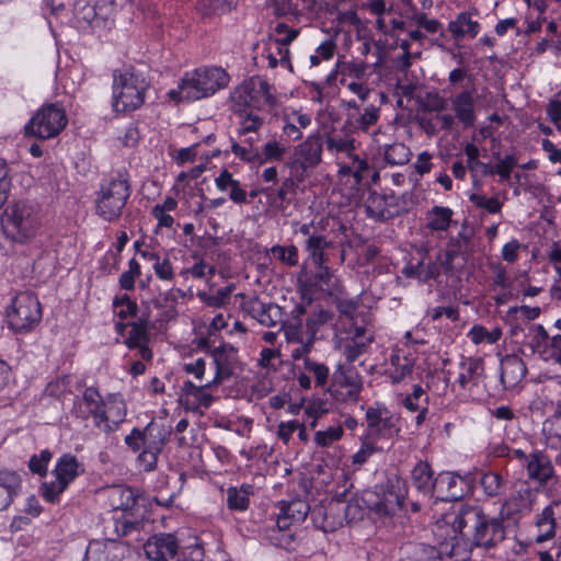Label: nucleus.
Listing matches in <instances>:
<instances>
[{"label":"nucleus","mask_w":561,"mask_h":561,"mask_svg":"<svg viewBox=\"0 0 561 561\" xmlns=\"http://www.w3.org/2000/svg\"><path fill=\"white\" fill-rule=\"evenodd\" d=\"M451 527L460 535L458 540L468 545L469 553L472 547L495 548L506 538L503 518L489 516L478 505H460L453 514Z\"/></svg>","instance_id":"obj_1"},{"label":"nucleus","mask_w":561,"mask_h":561,"mask_svg":"<svg viewBox=\"0 0 561 561\" xmlns=\"http://www.w3.org/2000/svg\"><path fill=\"white\" fill-rule=\"evenodd\" d=\"M272 90L273 87L265 79L251 77L230 93V110L240 117L238 129L240 136L255 133L263 126V117L253 114L252 110L261 111L265 106H274L276 99Z\"/></svg>","instance_id":"obj_2"},{"label":"nucleus","mask_w":561,"mask_h":561,"mask_svg":"<svg viewBox=\"0 0 561 561\" xmlns=\"http://www.w3.org/2000/svg\"><path fill=\"white\" fill-rule=\"evenodd\" d=\"M229 81L230 77L224 68L201 67L185 72L178 84V89L170 90L168 95L175 101H197L225 89Z\"/></svg>","instance_id":"obj_3"},{"label":"nucleus","mask_w":561,"mask_h":561,"mask_svg":"<svg viewBox=\"0 0 561 561\" xmlns=\"http://www.w3.org/2000/svg\"><path fill=\"white\" fill-rule=\"evenodd\" d=\"M468 559V545L460 542L456 535L440 541L438 546L407 542L400 548V561H466Z\"/></svg>","instance_id":"obj_4"},{"label":"nucleus","mask_w":561,"mask_h":561,"mask_svg":"<svg viewBox=\"0 0 561 561\" xmlns=\"http://www.w3.org/2000/svg\"><path fill=\"white\" fill-rule=\"evenodd\" d=\"M149 88L146 77L128 68L113 75V108L117 113L130 112L139 108L145 102Z\"/></svg>","instance_id":"obj_5"},{"label":"nucleus","mask_w":561,"mask_h":561,"mask_svg":"<svg viewBox=\"0 0 561 561\" xmlns=\"http://www.w3.org/2000/svg\"><path fill=\"white\" fill-rule=\"evenodd\" d=\"M42 320V307L37 297L31 291L19 293L8 312L10 328L19 334L31 332Z\"/></svg>","instance_id":"obj_6"},{"label":"nucleus","mask_w":561,"mask_h":561,"mask_svg":"<svg viewBox=\"0 0 561 561\" xmlns=\"http://www.w3.org/2000/svg\"><path fill=\"white\" fill-rule=\"evenodd\" d=\"M130 195L128 180L118 174L101 188V196L96 201V211L105 220H114L122 215V210Z\"/></svg>","instance_id":"obj_7"},{"label":"nucleus","mask_w":561,"mask_h":561,"mask_svg":"<svg viewBox=\"0 0 561 561\" xmlns=\"http://www.w3.org/2000/svg\"><path fill=\"white\" fill-rule=\"evenodd\" d=\"M67 125L65 110L57 104L42 106L25 125V134L39 139L57 136Z\"/></svg>","instance_id":"obj_8"},{"label":"nucleus","mask_w":561,"mask_h":561,"mask_svg":"<svg viewBox=\"0 0 561 561\" xmlns=\"http://www.w3.org/2000/svg\"><path fill=\"white\" fill-rule=\"evenodd\" d=\"M112 506L114 510H121L125 513L122 519L115 522V531L118 536H134L137 541H142L140 537L141 530L146 523L142 519H131L130 511L136 505V495L133 489L118 486L115 488L111 495Z\"/></svg>","instance_id":"obj_9"},{"label":"nucleus","mask_w":561,"mask_h":561,"mask_svg":"<svg viewBox=\"0 0 561 561\" xmlns=\"http://www.w3.org/2000/svg\"><path fill=\"white\" fill-rule=\"evenodd\" d=\"M399 479L391 482L382 493L366 490L362 493V502L367 510L379 515H393L403 507L405 500V488Z\"/></svg>","instance_id":"obj_10"},{"label":"nucleus","mask_w":561,"mask_h":561,"mask_svg":"<svg viewBox=\"0 0 561 561\" xmlns=\"http://www.w3.org/2000/svg\"><path fill=\"white\" fill-rule=\"evenodd\" d=\"M78 468L79 462L75 456L66 454L59 458L54 470L55 480L43 484V495L46 501L49 503L58 501L59 495L79 474Z\"/></svg>","instance_id":"obj_11"},{"label":"nucleus","mask_w":561,"mask_h":561,"mask_svg":"<svg viewBox=\"0 0 561 561\" xmlns=\"http://www.w3.org/2000/svg\"><path fill=\"white\" fill-rule=\"evenodd\" d=\"M113 10V0H76L73 3V16L79 27L102 26Z\"/></svg>","instance_id":"obj_12"},{"label":"nucleus","mask_w":561,"mask_h":561,"mask_svg":"<svg viewBox=\"0 0 561 561\" xmlns=\"http://www.w3.org/2000/svg\"><path fill=\"white\" fill-rule=\"evenodd\" d=\"M343 513V501L331 500L328 503H320L310 511V518L313 526L323 533H333L345 524Z\"/></svg>","instance_id":"obj_13"},{"label":"nucleus","mask_w":561,"mask_h":561,"mask_svg":"<svg viewBox=\"0 0 561 561\" xmlns=\"http://www.w3.org/2000/svg\"><path fill=\"white\" fill-rule=\"evenodd\" d=\"M473 481L471 474L461 477L454 472H440L436 476L434 496L440 501H457L468 493Z\"/></svg>","instance_id":"obj_14"},{"label":"nucleus","mask_w":561,"mask_h":561,"mask_svg":"<svg viewBox=\"0 0 561 561\" xmlns=\"http://www.w3.org/2000/svg\"><path fill=\"white\" fill-rule=\"evenodd\" d=\"M146 556L152 561H180L179 543L172 534H158L144 545Z\"/></svg>","instance_id":"obj_15"},{"label":"nucleus","mask_w":561,"mask_h":561,"mask_svg":"<svg viewBox=\"0 0 561 561\" xmlns=\"http://www.w3.org/2000/svg\"><path fill=\"white\" fill-rule=\"evenodd\" d=\"M310 254L306 261L307 265H313L319 267V272L316 273V280L320 288L327 291L329 295L335 294L339 289L337 282L331 272V268L327 265L330 262L329 253L325 251L329 248H308Z\"/></svg>","instance_id":"obj_16"},{"label":"nucleus","mask_w":561,"mask_h":561,"mask_svg":"<svg viewBox=\"0 0 561 561\" xmlns=\"http://www.w3.org/2000/svg\"><path fill=\"white\" fill-rule=\"evenodd\" d=\"M125 417L126 404L124 399L119 394H111L107 398V403L104 404L95 427L110 434L118 430Z\"/></svg>","instance_id":"obj_17"},{"label":"nucleus","mask_w":561,"mask_h":561,"mask_svg":"<svg viewBox=\"0 0 561 561\" xmlns=\"http://www.w3.org/2000/svg\"><path fill=\"white\" fill-rule=\"evenodd\" d=\"M366 421L371 435L391 437L393 433L399 432L398 417L385 407H369L366 410Z\"/></svg>","instance_id":"obj_18"},{"label":"nucleus","mask_w":561,"mask_h":561,"mask_svg":"<svg viewBox=\"0 0 561 561\" xmlns=\"http://www.w3.org/2000/svg\"><path fill=\"white\" fill-rule=\"evenodd\" d=\"M237 353V348L230 344H221L211 348L209 355L216 367V374L211 383H221L233 375V369L238 364Z\"/></svg>","instance_id":"obj_19"},{"label":"nucleus","mask_w":561,"mask_h":561,"mask_svg":"<svg viewBox=\"0 0 561 561\" xmlns=\"http://www.w3.org/2000/svg\"><path fill=\"white\" fill-rule=\"evenodd\" d=\"M323 139L320 134H313L296 146L294 164L304 171L317 167L321 162Z\"/></svg>","instance_id":"obj_20"},{"label":"nucleus","mask_w":561,"mask_h":561,"mask_svg":"<svg viewBox=\"0 0 561 561\" xmlns=\"http://www.w3.org/2000/svg\"><path fill=\"white\" fill-rule=\"evenodd\" d=\"M396 199L393 194L387 195L376 191L369 192L365 201L368 217L381 221L398 215L400 209Z\"/></svg>","instance_id":"obj_21"},{"label":"nucleus","mask_w":561,"mask_h":561,"mask_svg":"<svg viewBox=\"0 0 561 561\" xmlns=\"http://www.w3.org/2000/svg\"><path fill=\"white\" fill-rule=\"evenodd\" d=\"M474 90H463L450 99L455 117L465 128L472 127L476 124V101Z\"/></svg>","instance_id":"obj_22"},{"label":"nucleus","mask_w":561,"mask_h":561,"mask_svg":"<svg viewBox=\"0 0 561 561\" xmlns=\"http://www.w3.org/2000/svg\"><path fill=\"white\" fill-rule=\"evenodd\" d=\"M124 547L115 540L93 541L87 548L83 561H122Z\"/></svg>","instance_id":"obj_23"},{"label":"nucleus","mask_w":561,"mask_h":561,"mask_svg":"<svg viewBox=\"0 0 561 561\" xmlns=\"http://www.w3.org/2000/svg\"><path fill=\"white\" fill-rule=\"evenodd\" d=\"M527 367L517 355H506L501 360V382L505 389L517 386L526 376Z\"/></svg>","instance_id":"obj_24"},{"label":"nucleus","mask_w":561,"mask_h":561,"mask_svg":"<svg viewBox=\"0 0 561 561\" xmlns=\"http://www.w3.org/2000/svg\"><path fill=\"white\" fill-rule=\"evenodd\" d=\"M526 469L529 479L537 481L540 484H546L554 477V468L550 458L539 450L529 455Z\"/></svg>","instance_id":"obj_25"},{"label":"nucleus","mask_w":561,"mask_h":561,"mask_svg":"<svg viewBox=\"0 0 561 561\" xmlns=\"http://www.w3.org/2000/svg\"><path fill=\"white\" fill-rule=\"evenodd\" d=\"M428 462L420 460L411 471V481L415 490L424 496L433 497L436 477Z\"/></svg>","instance_id":"obj_26"},{"label":"nucleus","mask_w":561,"mask_h":561,"mask_svg":"<svg viewBox=\"0 0 561 561\" xmlns=\"http://www.w3.org/2000/svg\"><path fill=\"white\" fill-rule=\"evenodd\" d=\"M250 312L262 325L275 327L284 322L283 309L275 304H264L255 299L251 304Z\"/></svg>","instance_id":"obj_27"},{"label":"nucleus","mask_w":561,"mask_h":561,"mask_svg":"<svg viewBox=\"0 0 561 561\" xmlns=\"http://www.w3.org/2000/svg\"><path fill=\"white\" fill-rule=\"evenodd\" d=\"M21 477L9 470L0 471V512L7 510L20 492Z\"/></svg>","instance_id":"obj_28"},{"label":"nucleus","mask_w":561,"mask_h":561,"mask_svg":"<svg viewBox=\"0 0 561 561\" xmlns=\"http://www.w3.org/2000/svg\"><path fill=\"white\" fill-rule=\"evenodd\" d=\"M1 225L7 233L12 234V240L15 242H23L26 239V225L22 211L14 207L11 213L5 210L1 218Z\"/></svg>","instance_id":"obj_29"},{"label":"nucleus","mask_w":561,"mask_h":561,"mask_svg":"<svg viewBox=\"0 0 561 561\" xmlns=\"http://www.w3.org/2000/svg\"><path fill=\"white\" fill-rule=\"evenodd\" d=\"M448 31L455 39H461L466 35L473 38L480 32V24L471 20L470 13L460 12L455 20L448 23Z\"/></svg>","instance_id":"obj_30"},{"label":"nucleus","mask_w":561,"mask_h":561,"mask_svg":"<svg viewBox=\"0 0 561 561\" xmlns=\"http://www.w3.org/2000/svg\"><path fill=\"white\" fill-rule=\"evenodd\" d=\"M473 482H478L488 497L501 496L506 488V480L503 476L495 471H483L479 473V478H473Z\"/></svg>","instance_id":"obj_31"},{"label":"nucleus","mask_w":561,"mask_h":561,"mask_svg":"<svg viewBox=\"0 0 561 561\" xmlns=\"http://www.w3.org/2000/svg\"><path fill=\"white\" fill-rule=\"evenodd\" d=\"M461 373L458 376L459 386L465 389L468 383L477 385L479 377L483 374V362L481 358H467L460 363Z\"/></svg>","instance_id":"obj_32"},{"label":"nucleus","mask_w":561,"mask_h":561,"mask_svg":"<svg viewBox=\"0 0 561 561\" xmlns=\"http://www.w3.org/2000/svg\"><path fill=\"white\" fill-rule=\"evenodd\" d=\"M334 379L340 386L348 388V398L354 401L358 400V396L363 388V382L356 371H352L351 369L346 370L340 365L334 373Z\"/></svg>","instance_id":"obj_33"},{"label":"nucleus","mask_w":561,"mask_h":561,"mask_svg":"<svg viewBox=\"0 0 561 561\" xmlns=\"http://www.w3.org/2000/svg\"><path fill=\"white\" fill-rule=\"evenodd\" d=\"M146 446L154 450H162L165 445L171 430L163 424L150 422L144 430Z\"/></svg>","instance_id":"obj_34"},{"label":"nucleus","mask_w":561,"mask_h":561,"mask_svg":"<svg viewBox=\"0 0 561 561\" xmlns=\"http://www.w3.org/2000/svg\"><path fill=\"white\" fill-rule=\"evenodd\" d=\"M219 383H211V380L202 386H196L192 381L187 380L182 386V396L193 397L197 403L204 408H209L213 403V396L206 393V389H210L214 386H218Z\"/></svg>","instance_id":"obj_35"},{"label":"nucleus","mask_w":561,"mask_h":561,"mask_svg":"<svg viewBox=\"0 0 561 561\" xmlns=\"http://www.w3.org/2000/svg\"><path fill=\"white\" fill-rule=\"evenodd\" d=\"M252 485L243 484L240 489L231 486L227 490V505L230 510L245 511L250 504Z\"/></svg>","instance_id":"obj_36"},{"label":"nucleus","mask_w":561,"mask_h":561,"mask_svg":"<svg viewBox=\"0 0 561 561\" xmlns=\"http://www.w3.org/2000/svg\"><path fill=\"white\" fill-rule=\"evenodd\" d=\"M453 210L444 206H434L427 213V227L432 230H447L451 224Z\"/></svg>","instance_id":"obj_37"},{"label":"nucleus","mask_w":561,"mask_h":561,"mask_svg":"<svg viewBox=\"0 0 561 561\" xmlns=\"http://www.w3.org/2000/svg\"><path fill=\"white\" fill-rule=\"evenodd\" d=\"M411 151L402 142L387 145L383 150L385 161L390 165H403L410 161Z\"/></svg>","instance_id":"obj_38"},{"label":"nucleus","mask_w":561,"mask_h":561,"mask_svg":"<svg viewBox=\"0 0 561 561\" xmlns=\"http://www.w3.org/2000/svg\"><path fill=\"white\" fill-rule=\"evenodd\" d=\"M325 144L328 151L331 153L344 152L351 154L356 148L355 138L342 137L335 131L327 135Z\"/></svg>","instance_id":"obj_39"},{"label":"nucleus","mask_w":561,"mask_h":561,"mask_svg":"<svg viewBox=\"0 0 561 561\" xmlns=\"http://www.w3.org/2000/svg\"><path fill=\"white\" fill-rule=\"evenodd\" d=\"M81 401L84 404V407H87V410L92 414L94 419V425L96 426L99 416L101 415L105 404L102 399V396L100 394L98 389L93 387H88L83 391Z\"/></svg>","instance_id":"obj_40"},{"label":"nucleus","mask_w":561,"mask_h":561,"mask_svg":"<svg viewBox=\"0 0 561 561\" xmlns=\"http://www.w3.org/2000/svg\"><path fill=\"white\" fill-rule=\"evenodd\" d=\"M437 260L446 272H451L455 268H459L463 266L466 262L465 254L455 248L440 251L437 255Z\"/></svg>","instance_id":"obj_41"},{"label":"nucleus","mask_w":561,"mask_h":561,"mask_svg":"<svg viewBox=\"0 0 561 561\" xmlns=\"http://www.w3.org/2000/svg\"><path fill=\"white\" fill-rule=\"evenodd\" d=\"M380 116V108L370 104L366 106L363 113L353 114V119L359 131H367L374 126Z\"/></svg>","instance_id":"obj_42"},{"label":"nucleus","mask_w":561,"mask_h":561,"mask_svg":"<svg viewBox=\"0 0 561 561\" xmlns=\"http://www.w3.org/2000/svg\"><path fill=\"white\" fill-rule=\"evenodd\" d=\"M128 325L131 327V330L127 339V345L130 348H135L139 342L147 340L149 328L147 317H137V320L128 323Z\"/></svg>","instance_id":"obj_43"},{"label":"nucleus","mask_w":561,"mask_h":561,"mask_svg":"<svg viewBox=\"0 0 561 561\" xmlns=\"http://www.w3.org/2000/svg\"><path fill=\"white\" fill-rule=\"evenodd\" d=\"M280 510L285 512V515L287 514L291 520L299 524L306 519L308 513H310L312 508H310L307 502L302 500H295L289 503H284Z\"/></svg>","instance_id":"obj_44"},{"label":"nucleus","mask_w":561,"mask_h":561,"mask_svg":"<svg viewBox=\"0 0 561 561\" xmlns=\"http://www.w3.org/2000/svg\"><path fill=\"white\" fill-rule=\"evenodd\" d=\"M287 152L285 146L279 141L271 140L263 146V150L260 151L259 164H263L267 161H282Z\"/></svg>","instance_id":"obj_45"},{"label":"nucleus","mask_w":561,"mask_h":561,"mask_svg":"<svg viewBox=\"0 0 561 561\" xmlns=\"http://www.w3.org/2000/svg\"><path fill=\"white\" fill-rule=\"evenodd\" d=\"M373 336L366 340L351 339L343 346V355L348 363L355 362L360 355L366 352L367 346L373 342Z\"/></svg>","instance_id":"obj_46"},{"label":"nucleus","mask_w":561,"mask_h":561,"mask_svg":"<svg viewBox=\"0 0 561 561\" xmlns=\"http://www.w3.org/2000/svg\"><path fill=\"white\" fill-rule=\"evenodd\" d=\"M402 404L409 411L415 412L419 410V408L428 404V396L420 385H414L412 393L403 399Z\"/></svg>","instance_id":"obj_47"},{"label":"nucleus","mask_w":561,"mask_h":561,"mask_svg":"<svg viewBox=\"0 0 561 561\" xmlns=\"http://www.w3.org/2000/svg\"><path fill=\"white\" fill-rule=\"evenodd\" d=\"M140 252V248H136ZM144 256H150L153 260V270L160 279L170 280L173 278V268L168 259L160 260V257L150 253L148 250L141 251Z\"/></svg>","instance_id":"obj_48"},{"label":"nucleus","mask_w":561,"mask_h":561,"mask_svg":"<svg viewBox=\"0 0 561 561\" xmlns=\"http://www.w3.org/2000/svg\"><path fill=\"white\" fill-rule=\"evenodd\" d=\"M367 508L366 505L362 502V496L359 499L351 500L348 503L343 502V513L342 516L345 517V523H351L354 520L362 519L364 517V510Z\"/></svg>","instance_id":"obj_49"},{"label":"nucleus","mask_w":561,"mask_h":561,"mask_svg":"<svg viewBox=\"0 0 561 561\" xmlns=\"http://www.w3.org/2000/svg\"><path fill=\"white\" fill-rule=\"evenodd\" d=\"M305 368L312 373L316 378V385L322 387L327 383L329 368L324 364L317 363L308 357L304 358Z\"/></svg>","instance_id":"obj_50"},{"label":"nucleus","mask_w":561,"mask_h":561,"mask_svg":"<svg viewBox=\"0 0 561 561\" xmlns=\"http://www.w3.org/2000/svg\"><path fill=\"white\" fill-rule=\"evenodd\" d=\"M499 160L496 163V174L500 175L502 181H507L511 178L512 170L517 165V158L514 154H506L500 158V152L494 153Z\"/></svg>","instance_id":"obj_51"},{"label":"nucleus","mask_w":561,"mask_h":561,"mask_svg":"<svg viewBox=\"0 0 561 561\" xmlns=\"http://www.w3.org/2000/svg\"><path fill=\"white\" fill-rule=\"evenodd\" d=\"M470 202L477 207L485 209L490 214H496L502 208V203L496 197H486L485 195L471 194Z\"/></svg>","instance_id":"obj_52"},{"label":"nucleus","mask_w":561,"mask_h":561,"mask_svg":"<svg viewBox=\"0 0 561 561\" xmlns=\"http://www.w3.org/2000/svg\"><path fill=\"white\" fill-rule=\"evenodd\" d=\"M266 254L288 265H296L298 262L297 248H266Z\"/></svg>","instance_id":"obj_53"},{"label":"nucleus","mask_w":561,"mask_h":561,"mask_svg":"<svg viewBox=\"0 0 561 561\" xmlns=\"http://www.w3.org/2000/svg\"><path fill=\"white\" fill-rule=\"evenodd\" d=\"M343 435V428L341 426L337 427H329L325 431H319L314 435V440L317 445L321 447H328L335 440H339Z\"/></svg>","instance_id":"obj_54"},{"label":"nucleus","mask_w":561,"mask_h":561,"mask_svg":"<svg viewBox=\"0 0 561 561\" xmlns=\"http://www.w3.org/2000/svg\"><path fill=\"white\" fill-rule=\"evenodd\" d=\"M231 151L239 157L242 161L259 163L260 150L259 148H249L247 145H240L236 141L231 145Z\"/></svg>","instance_id":"obj_55"},{"label":"nucleus","mask_w":561,"mask_h":561,"mask_svg":"<svg viewBox=\"0 0 561 561\" xmlns=\"http://www.w3.org/2000/svg\"><path fill=\"white\" fill-rule=\"evenodd\" d=\"M204 14H222L231 10L229 0H201Z\"/></svg>","instance_id":"obj_56"},{"label":"nucleus","mask_w":561,"mask_h":561,"mask_svg":"<svg viewBox=\"0 0 561 561\" xmlns=\"http://www.w3.org/2000/svg\"><path fill=\"white\" fill-rule=\"evenodd\" d=\"M274 33L277 35L274 44L289 45L298 36L299 31L290 28L285 23H278L274 28Z\"/></svg>","instance_id":"obj_57"},{"label":"nucleus","mask_w":561,"mask_h":561,"mask_svg":"<svg viewBox=\"0 0 561 561\" xmlns=\"http://www.w3.org/2000/svg\"><path fill=\"white\" fill-rule=\"evenodd\" d=\"M161 450L145 447L138 455L137 461L145 471H152L157 467L158 456Z\"/></svg>","instance_id":"obj_58"},{"label":"nucleus","mask_w":561,"mask_h":561,"mask_svg":"<svg viewBox=\"0 0 561 561\" xmlns=\"http://www.w3.org/2000/svg\"><path fill=\"white\" fill-rule=\"evenodd\" d=\"M331 313L327 310H319L318 312L313 313L311 317L307 319L306 325L310 333V336L316 335L318 329L325 324L331 319Z\"/></svg>","instance_id":"obj_59"},{"label":"nucleus","mask_w":561,"mask_h":561,"mask_svg":"<svg viewBox=\"0 0 561 561\" xmlns=\"http://www.w3.org/2000/svg\"><path fill=\"white\" fill-rule=\"evenodd\" d=\"M414 362L410 357H402V362L394 367L393 373L391 374V378L393 382L402 381L407 376L411 375L413 371Z\"/></svg>","instance_id":"obj_60"},{"label":"nucleus","mask_w":561,"mask_h":561,"mask_svg":"<svg viewBox=\"0 0 561 561\" xmlns=\"http://www.w3.org/2000/svg\"><path fill=\"white\" fill-rule=\"evenodd\" d=\"M231 295V289L229 287H222L218 289L215 296H207L205 293H199L198 296L202 300L206 301L209 306L219 307L225 305Z\"/></svg>","instance_id":"obj_61"},{"label":"nucleus","mask_w":561,"mask_h":561,"mask_svg":"<svg viewBox=\"0 0 561 561\" xmlns=\"http://www.w3.org/2000/svg\"><path fill=\"white\" fill-rule=\"evenodd\" d=\"M446 100L438 93L428 92L425 96L424 110L427 112H440L446 110Z\"/></svg>","instance_id":"obj_62"},{"label":"nucleus","mask_w":561,"mask_h":561,"mask_svg":"<svg viewBox=\"0 0 561 561\" xmlns=\"http://www.w3.org/2000/svg\"><path fill=\"white\" fill-rule=\"evenodd\" d=\"M142 430L133 428L130 434L125 437V444L134 451H138L141 447H146L145 435Z\"/></svg>","instance_id":"obj_63"},{"label":"nucleus","mask_w":561,"mask_h":561,"mask_svg":"<svg viewBox=\"0 0 561 561\" xmlns=\"http://www.w3.org/2000/svg\"><path fill=\"white\" fill-rule=\"evenodd\" d=\"M184 561H203L204 549L199 543L188 546L181 552Z\"/></svg>","instance_id":"obj_64"}]
</instances>
